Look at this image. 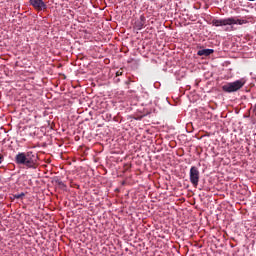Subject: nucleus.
Instances as JSON below:
<instances>
[{"label": "nucleus", "instance_id": "nucleus-1", "mask_svg": "<svg viewBox=\"0 0 256 256\" xmlns=\"http://www.w3.org/2000/svg\"><path fill=\"white\" fill-rule=\"evenodd\" d=\"M39 157L36 153L32 151L28 152H19L15 156V163L16 165H24L27 169H37V161Z\"/></svg>", "mask_w": 256, "mask_h": 256}, {"label": "nucleus", "instance_id": "nucleus-2", "mask_svg": "<svg viewBox=\"0 0 256 256\" xmlns=\"http://www.w3.org/2000/svg\"><path fill=\"white\" fill-rule=\"evenodd\" d=\"M247 24V20L239 19L235 17L225 18V19H213L212 25L214 27H225L226 25H245Z\"/></svg>", "mask_w": 256, "mask_h": 256}, {"label": "nucleus", "instance_id": "nucleus-3", "mask_svg": "<svg viewBox=\"0 0 256 256\" xmlns=\"http://www.w3.org/2000/svg\"><path fill=\"white\" fill-rule=\"evenodd\" d=\"M245 83L246 81L243 78L234 82L226 83L222 86V91H224V93H235L239 91V89H243V87H245Z\"/></svg>", "mask_w": 256, "mask_h": 256}, {"label": "nucleus", "instance_id": "nucleus-4", "mask_svg": "<svg viewBox=\"0 0 256 256\" xmlns=\"http://www.w3.org/2000/svg\"><path fill=\"white\" fill-rule=\"evenodd\" d=\"M189 177L190 183L193 185V187H198L200 179L199 168H197L196 166H192L190 168Z\"/></svg>", "mask_w": 256, "mask_h": 256}, {"label": "nucleus", "instance_id": "nucleus-5", "mask_svg": "<svg viewBox=\"0 0 256 256\" xmlns=\"http://www.w3.org/2000/svg\"><path fill=\"white\" fill-rule=\"evenodd\" d=\"M30 5L36 10V11H45L47 10V4L43 2V0H29Z\"/></svg>", "mask_w": 256, "mask_h": 256}, {"label": "nucleus", "instance_id": "nucleus-6", "mask_svg": "<svg viewBox=\"0 0 256 256\" xmlns=\"http://www.w3.org/2000/svg\"><path fill=\"white\" fill-rule=\"evenodd\" d=\"M135 29L137 31H141L143 27H145V16L141 15L140 18L134 24Z\"/></svg>", "mask_w": 256, "mask_h": 256}, {"label": "nucleus", "instance_id": "nucleus-7", "mask_svg": "<svg viewBox=\"0 0 256 256\" xmlns=\"http://www.w3.org/2000/svg\"><path fill=\"white\" fill-rule=\"evenodd\" d=\"M212 53H215V50L213 49H202L197 52V55L199 57H209V55H212Z\"/></svg>", "mask_w": 256, "mask_h": 256}, {"label": "nucleus", "instance_id": "nucleus-8", "mask_svg": "<svg viewBox=\"0 0 256 256\" xmlns=\"http://www.w3.org/2000/svg\"><path fill=\"white\" fill-rule=\"evenodd\" d=\"M56 183L60 189H65L67 187V185H65V183L61 180H57Z\"/></svg>", "mask_w": 256, "mask_h": 256}, {"label": "nucleus", "instance_id": "nucleus-9", "mask_svg": "<svg viewBox=\"0 0 256 256\" xmlns=\"http://www.w3.org/2000/svg\"><path fill=\"white\" fill-rule=\"evenodd\" d=\"M23 197H25V193H20V194H16L14 195V199H23Z\"/></svg>", "mask_w": 256, "mask_h": 256}, {"label": "nucleus", "instance_id": "nucleus-10", "mask_svg": "<svg viewBox=\"0 0 256 256\" xmlns=\"http://www.w3.org/2000/svg\"><path fill=\"white\" fill-rule=\"evenodd\" d=\"M123 75V69H120L116 72V77H121Z\"/></svg>", "mask_w": 256, "mask_h": 256}, {"label": "nucleus", "instance_id": "nucleus-11", "mask_svg": "<svg viewBox=\"0 0 256 256\" xmlns=\"http://www.w3.org/2000/svg\"><path fill=\"white\" fill-rule=\"evenodd\" d=\"M3 163V156L0 154V165Z\"/></svg>", "mask_w": 256, "mask_h": 256}]
</instances>
